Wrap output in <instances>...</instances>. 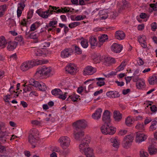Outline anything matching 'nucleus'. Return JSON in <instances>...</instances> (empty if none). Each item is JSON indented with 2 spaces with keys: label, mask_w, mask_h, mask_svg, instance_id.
<instances>
[{
  "label": "nucleus",
  "mask_w": 157,
  "mask_h": 157,
  "mask_svg": "<svg viewBox=\"0 0 157 157\" xmlns=\"http://www.w3.org/2000/svg\"><path fill=\"white\" fill-rule=\"evenodd\" d=\"M39 135L38 131L36 129L33 128L29 131V142L32 146V147H36L39 140Z\"/></svg>",
  "instance_id": "1"
},
{
  "label": "nucleus",
  "mask_w": 157,
  "mask_h": 157,
  "mask_svg": "<svg viewBox=\"0 0 157 157\" xmlns=\"http://www.w3.org/2000/svg\"><path fill=\"white\" fill-rule=\"evenodd\" d=\"M102 133L104 135H113L114 134L116 128L110 125L109 124L104 123L100 128Z\"/></svg>",
  "instance_id": "2"
},
{
  "label": "nucleus",
  "mask_w": 157,
  "mask_h": 157,
  "mask_svg": "<svg viewBox=\"0 0 157 157\" xmlns=\"http://www.w3.org/2000/svg\"><path fill=\"white\" fill-rule=\"evenodd\" d=\"M52 69L50 67H47L45 66L38 68L35 73V75L41 77L43 76H50Z\"/></svg>",
  "instance_id": "3"
},
{
  "label": "nucleus",
  "mask_w": 157,
  "mask_h": 157,
  "mask_svg": "<svg viewBox=\"0 0 157 157\" xmlns=\"http://www.w3.org/2000/svg\"><path fill=\"white\" fill-rule=\"evenodd\" d=\"M75 129L76 130H82L87 126V122L84 120H79L73 123Z\"/></svg>",
  "instance_id": "4"
},
{
  "label": "nucleus",
  "mask_w": 157,
  "mask_h": 157,
  "mask_svg": "<svg viewBox=\"0 0 157 157\" xmlns=\"http://www.w3.org/2000/svg\"><path fill=\"white\" fill-rule=\"evenodd\" d=\"M36 64L33 60L28 61L23 63L21 66V69L23 71H26L33 67Z\"/></svg>",
  "instance_id": "5"
},
{
  "label": "nucleus",
  "mask_w": 157,
  "mask_h": 157,
  "mask_svg": "<svg viewBox=\"0 0 157 157\" xmlns=\"http://www.w3.org/2000/svg\"><path fill=\"white\" fill-rule=\"evenodd\" d=\"M61 146L64 149H66L70 145V139L67 136L61 137L59 140Z\"/></svg>",
  "instance_id": "6"
},
{
  "label": "nucleus",
  "mask_w": 157,
  "mask_h": 157,
  "mask_svg": "<svg viewBox=\"0 0 157 157\" xmlns=\"http://www.w3.org/2000/svg\"><path fill=\"white\" fill-rule=\"evenodd\" d=\"M87 137L88 138H86L82 140L81 142V144L79 145L80 151L82 154L83 153L86 148L88 147H87V146L90 141V140L89 137Z\"/></svg>",
  "instance_id": "7"
},
{
  "label": "nucleus",
  "mask_w": 157,
  "mask_h": 157,
  "mask_svg": "<svg viewBox=\"0 0 157 157\" xmlns=\"http://www.w3.org/2000/svg\"><path fill=\"white\" fill-rule=\"evenodd\" d=\"M10 133L6 132H0V142L2 143H5L8 141L10 139Z\"/></svg>",
  "instance_id": "8"
},
{
  "label": "nucleus",
  "mask_w": 157,
  "mask_h": 157,
  "mask_svg": "<svg viewBox=\"0 0 157 157\" xmlns=\"http://www.w3.org/2000/svg\"><path fill=\"white\" fill-rule=\"evenodd\" d=\"M73 52V50L71 48H65L61 52V57L63 58H67L71 56Z\"/></svg>",
  "instance_id": "9"
},
{
  "label": "nucleus",
  "mask_w": 157,
  "mask_h": 157,
  "mask_svg": "<svg viewBox=\"0 0 157 157\" xmlns=\"http://www.w3.org/2000/svg\"><path fill=\"white\" fill-rule=\"evenodd\" d=\"M96 71V69L91 66H88L83 71L84 75H93Z\"/></svg>",
  "instance_id": "10"
},
{
  "label": "nucleus",
  "mask_w": 157,
  "mask_h": 157,
  "mask_svg": "<svg viewBox=\"0 0 157 157\" xmlns=\"http://www.w3.org/2000/svg\"><path fill=\"white\" fill-rule=\"evenodd\" d=\"M147 137V136L144 133L137 132L136 137V141L137 143H140L146 140Z\"/></svg>",
  "instance_id": "11"
},
{
  "label": "nucleus",
  "mask_w": 157,
  "mask_h": 157,
  "mask_svg": "<svg viewBox=\"0 0 157 157\" xmlns=\"http://www.w3.org/2000/svg\"><path fill=\"white\" fill-rule=\"evenodd\" d=\"M110 113L108 110H105L103 113L102 120L104 123L109 124L110 122Z\"/></svg>",
  "instance_id": "12"
},
{
  "label": "nucleus",
  "mask_w": 157,
  "mask_h": 157,
  "mask_svg": "<svg viewBox=\"0 0 157 157\" xmlns=\"http://www.w3.org/2000/svg\"><path fill=\"white\" fill-rule=\"evenodd\" d=\"M74 134L75 138L76 140L80 141L84 136V132L82 130H76L75 129Z\"/></svg>",
  "instance_id": "13"
},
{
  "label": "nucleus",
  "mask_w": 157,
  "mask_h": 157,
  "mask_svg": "<svg viewBox=\"0 0 157 157\" xmlns=\"http://www.w3.org/2000/svg\"><path fill=\"white\" fill-rule=\"evenodd\" d=\"M122 48L123 46L122 45L116 43H113L111 47L112 51L116 53H120L122 50Z\"/></svg>",
  "instance_id": "14"
},
{
  "label": "nucleus",
  "mask_w": 157,
  "mask_h": 157,
  "mask_svg": "<svg viewBox=\"0 0 157 157\" xmlns=\"http://www.w3.org/2000/svg\"><path fill=\"white\" fill-rule=\"evenodd\" d=\"M66 71L70 74L75 75L76 72V67L73 64L70 63L66 67Z\"/></svg>",
  "instance_id": "15"
},
{
  "label": "nucleus",
  "mask_w": 157,
  "mask_h": 157,
  "mask_svg": "<svg viewBox=\"0 0 157 157\" xmlns=\"http://www.w3.org/2000/svg\"><path fill=\"white\" fill-rule=\"evenodd\" d=\"M102 111L101 109L99 108L98 109L95 113H93L92 117L95 120H98L100 119L101 116V113Z\"/></svg>",
  "instance_id": "16"
},
{
  "label": "nucleus",
  "mask_w": 157,
  "mask_h": 157,
  "mask_svg": "<svg viewBox=\"0 0 157 157\" xmlns=\"http://www.w3.org/2000/svg\"><path fill=\"white\" fill-rule=\"evenodd\" d=\"M125 33L122 31H118L116 32L115 34V37L116 39L121 40H123L125 37Z\"/></svg>",
  "instance_id": "17"
},
{
  "label": "nucleus",
  "mask_w": 157,
  "mask_h": 157,
  "mask_svg": "<svg viewBox=\"0 0 157 157\" xmlns=\"http://www.w3.org/2000/svg\"><path fill=\"white\" fill-rule=\"evenodd\" d=\"M82 154L85 155L87 157H94L93 150L89 147L86 148Z\"/></svg>",
  "instance_id": "18"
},
{
  "label": "nucleus",
  "mask_w": 157,
  "mask_h": 157,
  "mask_svg": "<svg viewBox=\"0 0 157 157\" xmlns=\"http://www.w3.org/2000/svg\"><path fill=\"white\" fill-rule=\"evenodd\" d=\"M17 45V43L16 41L10 42L8 43L7 48L9 51H13Z\"/></svg>",
  "instance_id": "19"
},
{
  "label": "nucleus",
  "mask_w": 157,
  "mask_h": 157,
  "mask_svg": "<svg viewBox=\"0 0 157 157\" xmlns=\"http://www.w3.org/2000/svg\"><path fill=\"white\" fill-rule=\"evenodd\" d=\"M102 61L105 64L114 63L115 62V59L114 58L110 57L105 56L103 59H102Z\"/></svg>",
  "instance_id": "20"
},
{
  "label": "nucleus",
  "mask_w": 157,
  "mask_h": 157,
  "mask_svg": "<svg viewBox=\"0 0 157 157\" xmlns=\"http://www.w3.org/2000/svg\"><path fill=\"white\" fill-rule=\"evenodd\" d=\"M89 41L91 45V48H94L97 44V38L94 37L92 36L90 38Z\"/></svg>",
  "instance_id": "21"
},
{
  "label": "nucleus",
  "mask_w": 157,
  "mask_h": 157,
  "mask_svg": "<svg viewBox=\"0 0 157 157\" xmlns=\"http://www.w3.org/2000/svg\"><path fill=\"white\" fill-rule=\"evenodd\" d=\"M113 117L115 121H119L122 118V115L119 111H114L113 112Z\"/></svg>",
  "instance_id": "22"
},
{
  "label": "nucleus",
  "mask_w": 157,
  "mask_h": 157,
  "mask_svg": "<svg viewBox=\"0 0 157 157\" xmlns=\"http://www.w3.org/2000/svg\"><path fill=\"white\" fill-rule=\"evenodd\" d=\"M92 58L96 63H99L102 60L101 55L99 54H94L92 56Z\"/></svg>",
  "instance_id": "23"
},
{
  "label": "nucleus",
  "mask_w": 157,
  "mask_h": 157,
  "mask_svg": "<svg viewBox=\"0 0 157 157\" xmlns=\"http://www.w3.org/2000/svg\"><path fill=\"white\" fill-rule=\"evenodd\" d=\"M145 82L143 79L140 80L139 81L137 82L136 83V86L137 88L139 89H142L144 87Z\"/></svg>",
  "instance_id": "24"
},
{
  "label": "nucleus",
  "mask_w": 157,
  "mask_h": 157,
  "mask_svg": "<svg viewBox=\"0 0 157 157\" xmlns=\"http://www.w3.org/2000/svg\"><path fill=\"white\" fill-rule=\"evenodd\" d=\"M149 153L150 155L155 154L157 152V149L153 145H151L148 148Z\"/></svg>",
  "instance_id": "25"
},
{
  "label": "nucleus",
  "mask_w": 157,
  "mask_h": 157,
  "mask_svg": "<svg viewBox=\"0 0 157 157\" xmlns=\"http://www.w3.org/2000/svg\"><path fill=\"white\" fill-rule=\"evenodd\" d=\"M62 91L60 89L56 88L52 90L51 93L53 95L58 96L59 94H61Z\"/></svg>",
  "instance_id": "26"
},
{
  "label": "nucleus",
  "mask_w": 157,
  "mask_h": 157,
  "mask_svg": "<svg viewBox=\"0 0 157 157\" xmlns=\"http://www.w3.org/2000/svg\"><path fill=\"white\" fill-rule=\"evenodd\" d=\"M149 83L151 85H153L157 83V77L153 76L151 78L148 79Z\"/></svg>",
  "instance_id": "27"
},
{
  "label": "nucleus",
  "mask_w": 157,
  "mask_h": 157,
  "mask_svg": "<svg viewBox=\"0 0 157 157\" xmlns=\"http://www.w3.org/2000/svg\"><path fill=\"white\" fill-rule=\"evenodd\" d=\"M81 39H83L81 42V44L82 46L84 48H87L88 46V40L83 39L82 37Z\"/></svg>",
  "instance_id": "28"
},
{
  "label": "nucleus",
  "mask_w": 157,
  "mask_h": 157,
  "mask_svg": "<svg viewBox=\"0 0 157 157\" xmlns=\"http://www.w3.org/2000/svg\"><path fill=\"white\" fill-rule=\"evenodd\" d=\"M99 42H105L108 39V36L107 35L103 34L99 36L98 37Z\"/></svg>",
  "instance_id": "29"
},
{
  "label": "nucleus",
  "mask_w": 157,
  "mask_h": 157,
  "mask_svg": "<svg viewBox=\"0 0 157 157\" xmlns=\"http://www.w3.org/2000/svg\"><path fill=\"white\" fill-rule=\"evenodd\" d=\"M49 7H51V9L53 10V11H54V12L56 13H61L62 12V10L59 7H56V6H52L51 5L49 6Z\"/></svg>",
  "instance_id": "30"
},
{
  "label": "nucleus",
  "mask_w": 157,
  "mask_h": 157,
  "mask_svg": "<svg viewBox=\"0 0 157 157\" xmlns=\"http://www.w3.org/2000/svg\"><path fill=\"white\" fill-rule=\"evenodd\" d=\"M7 43V42L5 40V38L3 36L0 37V46L4 48L5 45Z\"/></svg>",
  "instance_id": "31"
},
{
  "label": "nucleus",
  "mask_w": 157,
  "mask_h": 157,
  "mask_svg": "<svg viewBox=\"0 0 157 157\" xmlns=\"http://www.w3.org/2000/svg\"><path fill=\"white\" fill-rule=\"evenodd\" d=\"M39 22H36L32 24L30 26V31H33L39 27Z\"/></svg>",
  "instance_id": "32"
},
{
  "label": "nucleus",
  "mask_w": 157,
  "mask_h": 157,
  "mask_svg": "<svg viewBox=\"0 0 157 157\" xmlns=\"http://www.w3.org/2000/svg\"><path fill=\"white\" fill-rule=\"evenodd\" d=\"M157 124V121H152L151 123V125L150 126V130L153 131L155 130L157 128L156 126Z\"/></svg>",
  "instance_id": "33"
},
{
  "label": "nucleus",
  "mask_w": 157,
  "mask_h": 157,
  "mask_svg": "<svg viewBox=\"0 0 157 157\" xmlns=\"http://www.w3.org/2000/svg\"><path fill=\"white\" fill-rule=\"evenodd\" d=\"M125 63V62L124 61H123L122 62L121 64L117 68L116 70L117 71H122L124 69V67L126 66Z\"/></svg>",
  "instance_id": "34"
},
{
  "label": "nucleus",
  "mask_w": 157,
  "mask_h": 157,
  "mask_svg": "<svg viewBox=\"0 0 157 157\" xmlns=\"http://www.w3.org/2000/svg\"><path fill=\"white\" fill-rule=\"evenodd\" d=\"M38 88L39 90L42 91H45L47 89L45 84L42 82H41L40 83Z\"/></svg>",
  "instance_id": "35"
},
{
  "label": "nucleus",
  "mask_w": 157,
  "mask_h": 157,
  "mask_svg": "<svg viewBox=\"0 0 157 157\" xmlns=\"http://www.w3.org/2000/svg\"><path fill=\"white\" fill-rule=\"evenodd\" d=\"M7 9L6 5L4 4L0 6V12L2 13L1 15L2 16L4 14V12Z\"/></svg>",
  "instance_id": "36"
},
{
  "label": "nucleus",
  "mask_w": 157,
  "mask_h": 157,
  "mask_svg": "<svg viewBox=\"0 0 157 157\" xmlns=\"http://www.w3.org/2000/svg\"><path fill=\"white\" fill-rule=\"evenodd\" d=\"M79 22L76 21L71 23L69 25V27L71 29L73 28L80 25Z\"/></svg>",
  "instance_id": "37"
},
{
  "label": "nucleus",
  "mask_w": 157,
  "mask_h": 157,
  "mask_svg": "<svg viewBox=\"0 0 157 157\" xmlns=\"http://www.w3.org/2000/svg\"><path fill=\"white\" fill-rule=\"evenodd\" d=\"M135 127L136 128L140 130H144V125L143 123L142 124L138 123L136 126Z\"/></svg>",
  "instance_id": "38"
},
{
  "label": "nucleus",
  "mask_w": 157,
  "mask_h": 157,
  "mask_svg": "<svg viewBox=\"0 0 157 157\" xmlns=\"http://www.w3.org/2000/svg\"><path fill=\"white\" fill-rule=\"evenodd\" d=\"M132 143V142H131L129 140H124L123 142V147L126 148L129 147L131 145Z\"/></svg>",
  "instance_id": "39"
},
{
  "label": "nucleus",
  "mask_w": 157,
  "mask_h": 157,
  "mask_svg": "<svg viewBox=\"0 0 157 157\" xmlns=\"http://www.w3.org/2000/svg\"><path fill=\"white\" fill-rule=\"evenodd\" d=\"M132 119L130 117H128L125 120V124L128 126H130L132 124Z\"/></svg>",
  "instance_id": "40"
},
{
  "label": "nucleus",
  "mask_w": 157,
  "mask_h": 157,
  "mask_svg": "<svg viewBox=\"0 0 157 157\" xmlns=\"http://www.w3.org/2000/svg\"><path fill=\"white\" fill-rule=\"evenodd\" d=\"M79 96L77 95H74L69 96V97L67 99V100H68L69 98L71 99L72 101H75L78 99Z\"/></svg>",
  "instance_id": "41"
},
{
  "label": "nucleus",
  "mask_w": 157,
  "mask_h": 157,
  "mask_svg": "<svg viewBox=\"0 0 157 157\" xmlns=\"http://www.w3.org/2000/svg\"><path fill=\"white\" fill-rule=\"evenodd\" d=\"M140 157H147L148 155L147 152H145L143 149H141L140 151Z\"/></svg>",
  "instance_id": "42"
},
{
  "label": "nucleus",
  "mask_w": 157,
  "mask_h": 157,
  "mask_svg": "<svg viewBox=\"0 0 157 157\" xmlns=\"http://www.w3.org/2000/svg\"><path fill=\"white\" fill-rule=\"evenodd\" d=\"M29 37L31 39H36L38 37V34L35 32H33L29 36Z\"/></svg>",
  "instance_id": "43"
},
{
  "label": "nucleus",
  "mask_w": 157,
  "mask_h": 157,
  "mask_svg": "<svg viewBox=\"0 0 157 157\" xmlns=\"http://www.w3.org/2000/svg\"><path fill=\"white\" fill-rule=\"evenodd\" d=\"M124 140H129L131 142H132L134 139V136L133 134H130L129 135H127L124 137Z\"/></svg>",
  "instance_id": "44"
},
{
  "label": "nucleus",
  "mask_w": 157,
  "mask_h": 157,
  "mask_svg": "<svg viewBox=\"0 0 157 157\" xmlns=\"http://www.w3.org/2000/svg\"><path fill=\"white\" fill-rule=\"evenodd\" d=\"M8 21L9 22V25L10 27H14L16 25V24L14 20L13 19H9L8 20Z\"/></svg>",
  "instance_id": "45"
},
{
  "label": "nucleus",
  "mask_w": 157,
  "mask_h": 157,
  "mask_svg": "<svg viewBox=\"0 0 157 157\" xmlns=\"http://www.w3.org/2000/svg\"><path fill=\"white\" fill-rule=\"evenodd\" d=\"M120 96V94L119 92L116 91H113V94L112 96V98H118Z\"/></svg>",
  "instance_id": "46"
},
{
  "label": "nucleus",
  "mask_w": 157,
  "mask_h": 157,
  "mask_svg": "<svg viewBox=\"0 0 157 157\" xmlns=\"http://www.w3.org/2000/svg\"><path fill=\"white\" fill-rule=\"evenodd\" d=\"M61 9L62 10V11L61 13H63L72 12L70 10V8L68 7H65L64 8L61 7Z\"/></svg>",
  "instance_id": "47"
},
{
  "label": "nucleus",
  "mask_w": 157,
  "mask_h": 157,
  "mask_svg": "<svg viewBox=\"0 0 157 157\" xmlns=\"http://www.w3.org/2000/svg\"><path fill=\"white\" fill-rule=\"evenodd\" d=\"M56 39V38L54 39L52 38V39H50L48 40L49 41H50V42H45L44 43V47H49L50 45V42L52 43L54 42L55 41V40Z\"/></svg>",
  "instance_id": "48"
},
{
  "label": "nucleus",
  "mask_w": 157,
  "mask_h": 157,
  "mask_svg": "<svg viewBox=\"0 0 157 157\" xmlns=\"http://www.w3.org/2000/svg\"><path fill=\"white\" fill-rule=\"evenodd\" d=\"M146 37L144 36H140L139 38H138V40L140 44L145 43L146 41Z\"/></svg>",
  "instance_id": "49"
},
{
  "label": "nucleus",
  "mask_w": 157,
  "mask_h": 157,
  "mask_svg": "<svg viewBox=\"0 0 157 157\" xmlns=\"http://www.w3.org/2000/svg\"><path fill=\"white\" fill-rule=\"evenodd\" d=\"M151 29L153 31H155L157 29V24L155 22L152 23L151 25Z\"/></svg>",
  "instance_id": "50"
},
{
  "label": "nucleus",
  "mask_w": 157,
  "mask_h": 157,
  "mask_svg": "<svg viewBox=\"0 0 157 157\" xmlns=\"http://www.w3.org/2000/svg\"><path fill=\"white\" fill-rule=\"evenodd\" d=\"M25 7L24 2H22L18 4V9L23 10Z\"/></svg>",
  "instance_id": "51"
},
{
  "label": "nucleus",
  "mask_w": 157,
  "mask_h": 157,
  "mask_svg": "<svg viewBox=\"0 0 157 157\" xmlns=\"http://www.w3.org/2000/svg\"><path fill=\"white\" fill-rule=\"evenodd\" d=\"M75 52L78 54H80L82 53V50L79 48L76 45H75Z\"/></svg>",
  "instance_id": "52"
},
{
  "label": "nucleus",
  "mask_w": 157,
  "mask_h": 157,
  "mask_svg": "<svg viewBox=\"0 0 157 157\" xmlns=\"http://www.w3.org/2000/svg\"><path fill=\"white\" fill-rule=\"evenodd\" d=\"M57 21H51L49 23V26L50 27H56L54 25L57 23Z\"/></svg>",
  "instance_id": "53"
},
{
  "label": "nucleus",
  "mask_w": 157,
  "mask_h": 157,
  "mask_svg": "<svg viewBox=\"0 0 157 157\" xmlns=\"http://www.w3.org/2000/svg\"><path fill=\"white\" fill-rule=\"evenodd\" d=\"M33 10H30L28 13L27 18L28 19H30L33 16Z\"/></svg>",
  "instance_id": "54"
},
{
  "label": "nucleus",
  "mask_w": 157,
  "mask_h": 157,
  "mask_svg": "<svg viewBox=\"0 0 157 157\" xmlns=\"http://www.w3.org/2000/svg\"><path fill=\"white\" fill-rule=\"evenodd\" d=\"M66 94H67V93L66 92L64 94H63V92L62 91L61 94H59L58 96V98L63 100H64L67 98Z\"/></svg>",
  "instance_id": "55"
},
{
  "label": "nucleus",
  "mask_w": 157,
  "mask_h": 157,
  "mask_svg": "<svg viewBox=\"0 0 157 157\" xmlns=\"http://www.w3.org/2000/svg\"><path fill=\"white\" fill-rule=\"evenodd\" d=\"M150 7L152 8L154 11L157 10V2L155 3L151 4H150Z\"/></svg>",
  "instance_id": "56"
},
{
  "label": "nucleus",
  "mask_w": 157,
  "mask_h": 157,
  "mask_svg": "<svg viewBox=\"0 0 157 157\" xmlns=\"http://www.w3.org/2000/svg\"><path fill=\"white\" fill-rule=\"evenodd\" d=\"M151 110L153 113L157 111V107L155 105H153L150 107Z\"/></svg>",
  "instance_id": "57"
},
{
  "label": "nucleus",
  "mask_w": 157,
  "mask_h": 157,
  "mask_svg": "<svg viewBox=\"0 0 157 157\" xmlns=\"http://www.w3.org/2000/svg\"><path fill=\"white\" fill-rule=\"evenodd\" d=\"M6 151V147L0 144V153H5V151Z\"/></svg>",
  "instance_id": "58"
},
{
  "label": "nucleus",
  "mask_w": 157,
  "mask_h": 157,
  "mask_svg": "<svg viewBox=\"0 0 157 157\" xmlns=\"http://www.w3.org/2000/svg\"><path fill=\"white\" fill-rule=\"evenodd\" d=\"M10 95H8L5 96L4 98L5 101L8 103H10L9 100L10 99Z\"/></svg>",
  "instance_id": "59"
},
{
  "label": "nucleus",
  "mask_w": 157,
  "mask_h": 157,
  "mask_svg": "<svg viewBox=\"0 0 157 157\" xmlns=\"http://www.w3.org/2000/svg\"><path fill=\"white\" fill-rule=\"evenodd\" d=\"M152 121V119L150 117H147L145 120L144 123L145 125H146Z\"/></svg>",
  "instance_id": "60"
},
{
  "label": "nucleus",
  "mask_w": 157,
  "mask_h": 157,
  "mask_svg": "<svg viewBox=\"0 0 157 157\" xmlns=\"http://www.w3.org/2000/svg\"><path fill=\"white\" fill-rule=\"evenodd\" d=\"M127 130H121L119 132L118 135L121 136H124L127 133Z\"/></svg>",
  "instance_id": "61"
},
{
  "label": "nucleus",
  "mask_w": 157,
  "mask_h": 157,
  "mask_svg": "<svg viewBox=\"0 0 157 157\" xmlns=\"http://www.w3.org/2000/svg\"><path fill=\"white\" fill-rule=\"evenodd\" d=\"M96 84L98 86H101L105 84V82L103 81H98L97 82Z\"/></svg>",
  "instance_id": "62"
},
{
  "label": "nucleus",
  "mask_w": 157,
  "mask_h": 157,
  "mask_svg": "<svg viewBox=\"0 0 157 157\" xmlns=\"http://www.w3.org/2000/svg\"><path fill=\"white\" fill-rule=\"evenodd\" d=\"M15 40L16 41L18 42H21L23 40V37L21 36H17L15 39Z\"/></svg>",
  "instance_id": "63"
},
{
  "label": "nucleus",
  "mask_w": 157,
  "mask_h": 157,
  "mask_svg": "<svg viewBox=\"0 0 157 157\" xmlns=\"http://www.w3.org/2000/svg\"><path fill=\"white\" fill-rule=\"evenodd\" d=\"M49 16L48 15V13H46L45 11L42 12L41 16V17L44 18H48Z\"/></svg>",
  "instance_id": "64"
}]
</instances>
